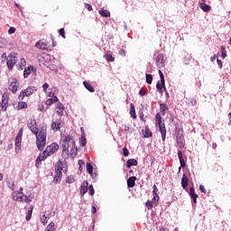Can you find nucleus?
Listing matches in <instances>:
<instances>
[{
  "instance_id": "69168bd1",
  "label": "nucleus",
  "mask_w": 231,
  "mask_h": 231,
  "mask_svg": "<svg viewBox=\"0 0 231 231\" xmlns=\"http://www.w3.org/2000/svg\"><path fill=\"white\" fill-rule=\"evenodd\" d=\"M145 94H146V90L145 89H140V91H139V95L141 96V97H145Z\"/></svg>"
},
{
  "instance_id": "f8f14e48",
  "label": "nucleus",
  "mask_w": 231,
  "mask_h": 231,
  "mask_svg": "<svg viewBox=\"0 0 231 231\" xmlns=\"http://www.w3.org/2000/svg\"><path fill=\"white\" fill-rule=\"evenodd\" d=\"M49 155H46L45 152L43 151V152L42 154H40L35 161V165L36 167L39 169V167H41L42 165V162H44V160H46V158H48Z\"/></svg>"
},
{
  "instance_id": "f3484780",
  "label": "nucleus",
  "mask_w": 231,
  "mask_h": 231,
  "mask_svg": "<svg viewBox=\"0 0 231 231\" xmlns=\"http://www.w3.org/2000/svg\"><path fill=\"white\" fill-rule=\"evenodd\" d=\"M35 47L39 50H48V44L44 41H39L36 42Z\"/></svg>"
},
{
  "instance_id": "0e129e2a",
  "label": "nucleus",
  "mask_w": 231,
  "mask_h": 231,
  "mask_svg": "<svg viewBox=\"0 0 231 231\" xmlns=\"http://www.w3.org/2000/svg\"><path fill=\"white\" fill-rule=\"evenodd\" d=\"M85 8H87V10H88V12H91V10H93V6H91V5H89V4H85Z\"/></svg>"
},
{
  "instance_id": "aec40b11",
  "label": "nucleus",
  "mask_w": 231,
  "mask_h": 231,
  "mask_svg": "<svg viewBox=\"0 0 231 231\" xmlns=\"http://www.w3.org/2000/svg\"><path fill=\"white\" fill-rule=\"evenodd\" d=\"M163 88H165V80H159L156 84V88L158 89L159 93H163Z\"/></svg>"
},
{
  "instance_id": "c9c22d12",
  "label": "nucleus",
  "mask_w": 231,
  "mask_h": 231,
  "mask_svg": "<svg viewBox=\"0 0 231 231\" xmlns=\"http://www.w3.org/2000/svg\"><path fill=\"white\" fill-rule=\"evenodd\" d=\"M99 14H101L102 17H111V13L107 10L101 9L99 11Z\"/></svg>"
},
{
  "instance_id": "6e6552de",
  "label": "nucleus",
  "mask_w": 231,
  "mask_h": 231,
  "mask_svg": "<svg viewBox=\"0 0 231 231\" xmlns=\"http://www.w3.org/2000/svg\"><path fill=\"white\" fill-rule=\"evenodd\" d=\"M58 151H59V144L57 143H52L46 147L44 152L46 156H51V154H55Z\"/></svg>"
},
{
  "instance_id": "a211bd4d",
  "label": "nucleus",
  "mask_w": 231,
  "mask_h": 231,
  "mask_svg": "<svg viewBox=\"0 0 231 231\" xmlns=\"http://www.w3.org/2000/svg\"><path fill=\"white\" fill-rule=\"evenodd\" d=\"M127 169H131V167H138V161L136 159H130L126 162Z\"/></svg>"
},
{
  "instance_id": "2eb2a0df",
  "label": "nucleus",
  "mask_w": 231,
  "mask_h": 231,
  "mask_svg": "<svg viewBox=\"0 0 231 231\" xmlns=\"http://www.w3.org/2000/svg\"><path fill=\"white\" fill-rule=\"evenodd\" d=\"M88 186H89V183L87 180H84L81 183L80 191H79L81 196H84V194H86V192H88Z\"/></svg>"
},
{
  "instance_id": "e433bc0d",
  "label": "nucleus",
  "mask_w": 231,
  "mask_h": 231,
  "mask_svg": "<svg viewBox=\"0 0 231 231\" xmlns=\"http://www.w3.org/2000/svg\"><path fill=\"white\" fill-rule=\"evenodd\" d=\"M200 8H201V10H203V12H210V5H208L205 3H202L200 5Z\"/></svg>"
},
{
  "instance_id": "a19ab883",
  "label": "nucleus",
  "mask_w": 231,
  "mask_h": 231,
  "mask_svg": "<svg viewBox=\"0 0 231 231\" xmlns=\"http://www.w3.org/2000/svg\"><path fill=\"white\" fill-rule=\"evenodd\" d=\"M89 196H95V188H93V184H90L88 188Z\"/></svg>"
},
{
  "instance_id": "473e14b6",
  "label": "nucleus",
  "mask_w": 231,
  "mask_h": 231,
  "mask_svg": "<svg viewBox=\"0 0 231 231\" xmlns=\"http://www.w3.org/2000/svg\"><path fill=\"white\" fill-rule=\"evenodd\" d=\"M23 143V139L15 138V151H21V143Z\"/></svg>"
},
{
  "instance_id": "a18cd8bd",
  "label": "nucleus",
  "mask_w": 231,
  "mask_h": 231,
  "mask_svg": "<svg viewBox=\"0 0 231 231\" xmlns=\"http://www.w3.org/2000/svg\"><path fill=\"white\" fill-rule=\"evenodd\" d=\"M80 143L82 147H86V143H87L86 134H83V135H81Z\"/></svg>"
},
{
  "instance_id": "423d86ee",
  "label": "nucleus",
  "mask_w": 231,
  "mask_h": 231,
  "mask_svg": "<svg viewBox=\"0 0 231 231\" xmlns=\"http://www.w3.org/2000/svg\"><path fill=\"white\" fill-rule=\"evenodd\" d=\"M8 89L9 91H12L14 94H15L16 91L19 90V80L15 78H10L8 79Z\"/></svg>"
},
{
  "instance_id": "4c0bfd02",
  "label": "nucleus",
  "mask_w": 231,
  "mask_h": 231,
  "mask_svg": "<svg viewBox=\"0 0 231 231\" xmlns=\"http://www.w3.org/2000/svg\"><path fill=\"white\" fill-rule=\"evenodd\" d=\"M18 108L19 109H26V108H28V103H26L24 101H20L18 103Z\"/></svg>"
},
{
  "instance_id": "f704fd0d",
  "label": "nucleus",
  "mask_w": 231,
  "mask_h": 231,
  "mask_svg": "<svg viewBox=\"0 0 231 231\" xmlns=\"http://www.w3.org/2000/svg\"><path fill=\"white\" fill-rule=\"evenodd\" d=\"M130 115L132 118L135 119L136 118V110L134 108V105L131 104L130 105Z\"/></svg>"
},
{
  "instance_id": "09e8293b",
  "label": "nucleus",
  "mask_w": 231,
  "mask_h": 231,
  "mask_svg": "<svg viewBox=\"0 0 231 231\" xmlns=\"http://www.w3.org/2000/svg\"><path fill=\"white\" fill-rule=\"evenodd\" d=\"M23 203H32V199H30L26 195H23Z\"/></svg>"
},
{
  "instance_id": "c85d7f7f",
  "label": "nucleus",
  "mask_w": 231,
  "mask_h": 231,
  "mask_svg": "<svg viewBox=\"0 0 231 231\" xmlns=\"http://www.w3.org/2000/svg\"><path fill=\"white\" fill-rule=\"evenodd\" d=\"M87 172H88L92 178H97V173L93 174V165H91V163H87Z\"/></svg>"
},
{
  "instance_id": "8fccbe9b",
  "label": "nucleus",
  "mask_w": 231,
  "mask_h": 231,
  "mask_svg": "<svg viewBox=\"0 0 231 231\" xmlns=\"http://www.w3.org/2000/svg\"><path fill=\"white\" fill-rule=\"evenodd\" d=\"M190 56H185L184 59H183V62L184 64L186 65H189L190 64Z\"/></svg>"
},
{
  "instance_id": "338daca9",
  "label": "nucleus",
  "mask_w": 231,
  "mask_h": 231,
  "mask_svg": "<svg viewBox=\"0 0 231 231\" xmlns=\"http://www.w3.org/2000/svg\"><path fill=\"white\" fill-rule=\"evenodd\" d=\"M159 75H160L161 80H165V76L163 75V72L160 69H159Z\"/></svg>"
},
{
  "instance_id": "603ef678",
  "label": "nucleus",
  "mask_w": 231,
  "mask_h": 231,
  "mask_svg": "<svg viewBox=\"0 0 231 231\" xmlns=\"http://www.w3.org/2000/svg\"><path fill=\"white\" fill-rule=\"evenodd\" d=\"M41 222L42 223V225H46L48 223V217H46L45 215H43L41 217Z\"/></svg>"
},
{
  "instance_id": "412c9836",
  "label": "nucleus",
  "mask_w": 231,
  "mask_h": 231,
  "mask_svg": "<svg viewBox=\"0 0 231 231\" xmlns=\"http://www.w3.org/2000/svg\"><path fill=\"white\" fill-rule=\"evenodd\" d=\"M105 58L107 62H115V57L113 56V51H107L105 54Z\"/></svg>"
},
{
  "instance_id": "de8ad7c7",
  "label": "nucleus",
  "mask_w": 231,
  "mask_h": 231,
  "mask_svg": "<svg viewBox=\"0 0 231 231\" xmlns=\"http://www.w3.org/2000/svg\"><path fill=\"white\" fill-rule=\"evenodd\" d=\"M146 82H147V84H152V74H146Z\"/></svg>"
},
{
  "instance_id": "c756f323",
  "label": "nucleus",
  "mask_w": 231,
  "mask_h": 231,
  "mask_svg": "<svg viewBox=\"0 0 231 231\" xmlns=\"http://www.w3.org/2000/svg\"><path fill=\"white\" fill-rule=\"evenodd\" d=\"M160 111H161L162 116H165L167 111H169V106H167V104H161L160 105Z\"/></svg>"
},
{
  "instance_id": "79ce46f5",
  "label": "nucleus",
  "mask_w": 231,
  "mask_h": 231,
  "mask_svg": "<svg viewBox=\"0 0 231 231\" xmlns=\"http://www.w3.org/2000/svg\"><path fill=\"white\" fill-rule=\"evenodd\" d=\"M221 57L226 59V48L223 45L221 46Z\"/></svg>"
},
{
  "instance_id": "4be33fe9",
  "label": "nucleus",
  "mask_w": 231,
  "mask_h": 231,
  "mask_svg": "<svg viewBox=\"0 0 231 231\" xmlns=\"http://www.w3.org/2000/svg\"><path fill=\"white\" fill-rule=\"evenodd\" d=\"M134 185H136V177L132 176L127 180V186L130 189H133V187H134Z\"/></svg>"
},
{
  "instance_id": "2f4dec72",
  "label": "nucleus",
  "mask_w": 231,
  "mask_h": 231,
  "mask_svg": "<svg viewBox=\"0 0 231 231\" xmlns=\"http://www.w3.org/2000/svg\"><path fill=\"white\" fill-rule=\"evenodd\" d=\"M145 205H146V208H148V210H151L152 207H158V202H152L151 200H147Z\"/></svg>"
},
{
  "instance_id": "9b49d317",
  "label": "nucleus",
  "mask_w": 231,
  "mask_h": 231,
  "mask_svg": "<svg viewBox=\"0 0 231 231\" xmlns=\"http://www.w3.org/2000/svg\"><path fill=\"white\" fill-rule=\"evenodd\" d=\"M23 188H20L19 191H14L13 192V199L14 201H20L23 202Z\"/></svg>"
},
{
  "instance_id": "e2e57ef3",
  "label": "nucleus",
  "mask_w": 231,
  "mask_h": 231,
  "mask_svg": "<svg viewBox=\"0 0 231 231\" xmlns=\"http://www.w3.org/2000/svg\"><path fill=\"white\" fill-rule=\"evenodd\" d=\"M139 117H140V119L142 120V122H143V124H145L146 120H145L143 112H142V113L140 114Z\"/></svg>"
},
{
  "instance_id": "3c124183",
  "label": "nucleus",
  "mask_w": 231,
  "mask_h": 231,
  "mask_svg": "<svg viewBox=\"0 0 231 231\" xmlns=\"http://www.w3.org/2000/svg\"><path fill=\"white\" fill-rule=\"evenodd\" d=\"M59 33L63 39H66V31H64V28L60 29Z\"/></svg>"
},
{
  "instance_id": "b1692460",
  "label": "nucleus",
  "mask_w": 231,
  "mask_h": 231,
  "mask_svg": "<svg viewBox=\"0 0 231 231\" xmlns=\"http://www.w3.org/2000/svg\"><path fill=\"white\" fill-rule=\"evenodd\" d=\"M186 104H187V106H189L190 107H194V106H196V104H197L196 97H189L186 100Z\"/></svg>"
},
{
  "instance_id": "5fc2aeb1",
  "label": "nucleus",
  "mask_w": 231,
  "mask_h": 231,
  "mask_svg": "<svg viewBox=\"0 0 231 231\" xmlns=\"http://www.w3.org/2000/svg\"><path fill=\"white\" fill-rule=\"evenodd\" d=\"M8 187H9V189H11V190H14V180L8 181Z\"/></svg>"
},
{
  "instance_id": "0eeeda50",
  "label": "nucleus",
  "mask_w": 231,
  "mask_h": 231,
  "mask_svg": "<svg viewBox=\"0 0 231 231\" xmlns=\"http://www.w3.org/2000/svg\"><path fill=\"white\" fill-rule=\"evenodd\" d=\"M27 127L30 129L32 134L37 135L39 134V128H37V122L35 121V119H28Z\"/></svg>"
},
{
  "instance_id": "58836bf2",
  "label": "nucleus",
  "mask_w": 231,
  "mask_h": 231,
  "mask_svg": "<svg viewBox=\"0 0 231 231\" xmlns=\"http://www.w3.org/2000/svg\"><path fill=\"white\" fill-rule=\"evenodd\" d=\"M61 178H62V172H56V175L54 176L55 183H59Z\"/></svg>"
},
{
  "instance_id": "393cba45",
  "label": "nucleus",
  "mask_w": 231,
  "mask_h": 231,
  "mask_svg": "<svg viewBox=\"0 0 231 231\" xmlns=\"http://www.w3.org/2000/svg\"><path fill=\"white\" fill-rule=\"evenodd\" d=\"M56 107L59 109L57 111V115H59V116H62V115H64V105H62V103H58Z\"/></svg>"
},
{
  "instance_id": "ea45409f",
  "label": "nucleus",
  "mask_w": 231,
  "mask_h": 231,
  "mask_svg": "<svg viewBox=\"0 0 231 231\" xmlns=\"http://www.w3.org/2000/svg\"><path fill=\"white\" fill-rule=\"evenodd\" d=\"M45 231H55V223L51 222L47 227Z\"/></svg>"
},
{
  "instance_id": "052dcab7",
  "label": "nucleus",
  "mask_w": 231,
  "mask_h": 231,
  "mask_svg": "<svg viewBox=\"0 0 231 231\" xmlns=\"http://www.w3.org/2000/svg\"><path fill=\"white\" fill-rule=\"evenodd\" d=\"M199 190L203 192V194H207V189H205V186L199 185Z\"/></svg>"
},
{
  "instance_id": "a878e982",
  "label": "nucleus",
  "mask_w": 231,
  "mask_h": 231,
  "mask_svg": "<svg viewBox=\"0 0 231 231\" xmlns=\"http://www.w3.org/2000/svg\"><path fill=\"white\" fill-rule=\"evenodd\" d=\"M178 156L180 163V167L185 168V159L183 158V152L180 150L178 151Z\"/></svg>"
},
{
  "instance_id": "7c9ffc66",
  "label": "nucleus",
  "mask_w": 231,
  "mask_h": 231,
  "mask_svg": "<svg viewBox=\"0 0 231 231\" xmlns=\"http://www.w3.org/2000/svg\"><path fill=\"white\" fill-rule=\"evenodd\" d=\"M55 102H59V97H57V96H54L52 98L47 99L45 104L46 106H51Z\"/></svg>"
},
{
  "instance_id": "bb28decb",
  "label": "nucleus",
  "mask_w": 231,
  "mask_h": 231,
  "mask_svg": "<svg viewBox=\"0 0 231 231\" xmlns=\"http://www.w3.org/2000/svg\"><path fill=\"white\" fill-rule=\"evenodd\" d=\"M181 186H182V189H187V187H189V179L185 174L182 175Z\"/></svg>"
},
{
  "instance_id": "f257e3e1",
  "label": "nucleus",
  "mask_w": 231,
  "mask_h": 231,
  "mask_svg": "<svg viewBox=\"0 0 231 231\" xmlns=\"http://www.w3.org/2000/svg\"><path fill=\"white\" fill-rule=\"evenodd\" d=\"M60 147L62 149V158L64 160H68L69 158V154L71 158H75L77 156V146L75 144V137L73 135H61Z\"/></svg>"
},
{
  "instance_id": "9d476101",
  "label": "nucleus",
  "mask_w": 231,
  "mask_h": 231,
  "mask_svg": "<svg viewBox=\"0 0 231 231\" xmlns=\"http://www.w3.org/2000/svg\"><path fill=\"white\" fill-rule=\"evenodd\" d=\"M156 64H157V68L159 69L165 68V59L163 58V54L157 55Z\"/></svg>"
},
{
  "instance_id": "6ab92c4d",
  "label": "nucleus",
  "mask_w": 231,
  "mask_h": 231,
  "mask_svg": "<svg viewBox=\"0 0 231 231\" xmlns=\"http://www.w3.org/2000/svg\"><path fill=\"white\" fill-rule=\"evenodd\" d=\"M27 208V215L25 217L26 221H30L32 219V214L33 213V206L29 205L28 207H25Z\"/></svg>"
},
{
  "instance_id": "20e7f679",
  "label": "nucleus",
  "mask_w": 231,
  "mask_h": 231,
  "mask_svg": "<svg viewBox=\"0 0 231 231\" xmlns=\"http://www.w3.org/2000/svg\"><path fill=\"white\" fill-rule=\"evenodd\" d=\"M175 137L178 147H180V149H183V147H185V137L183 136V128L176 126Z\"/></svg>"
},
{
  "instance_id": "cd10ccee",
  "label": "nucleus",
  "mask_w": 231,
  "mask_h": 231,
  "mask_svg": "<svg viewBox=\"0 0 231 231\" xmlns=\"http://www.w3.org/2000/svg\"><path fill=\"white\" fill-rule=\"evenodd\" d=\"M83 86L84 88H86V89H88V91H89L90 93H95V88L89 84V82L88 81H84L83 82Z\"/></svg>"
},
{
  "instance_id": "7ed1b4c3",
  "label": "nucleus",
  "mask_w": 231,
  "mask_h": 231,
  "mask_svg": "<svg viewBox=\"0 0 231 231\" xmlns=\"http://www.w3.org/2000/svg\"><path fill=\"white\" fill-rule=\"evenodd\" d=\"M155 124L159 127V131L162 134V142H165V138L167 136V129L165 128V121L162 117V114H160V113L156 114Z\"/></svg>"
},
{
  "instance_id": "dca6fc26",
  "label": "nucleus",
  "mask_w": 231,
  "mask_h": 231,
  "mask_svg": "<svg viewBox=\"0 0 231 231\" xmlns=\"http://www.w3.org/2000/svg\"><path fill=\"white\" fill-rule=\"evenodd\" d=\"M143 138H152V132L149 130V126H145L144 129L142 131Z\"/></svg>"
},
{
  "instance_id": "4d7b16f0",
  "label": "nucleus",
  "mask_w": 231,
  "mask_h": 231,
  "mask_svg": "<svg viewBox=\"0 0 231 231\" xmlns=\"http://www.w3.org/2000/svg\"><path fill=\"white\" fill-rule=\"evenodd\" d=\"M159 200H160V196L153 195V198H152L153 203H158Z\"/></svg>"
},
{
  "instance_id": "6e6d98bb",
  "label": "nucleus",
  "mask_w": 231,
  "mask_h": 231,
  "mask_svg": "<svg viewBox=\"0 0 231 231\" xmlns=\"http://www.w3.org/2000/svg\"><path fill=\"white\" fill-rule=\"evenodd\" d=\"M152 194L153 196L158 195V187L156 186V184L153 185Z\"/></svg>"
},
{
  "instance_id": "39448f33",
  "label": "nucleus",
  "mask_w": 231,
  "mask_h": 231,
  "mask_svg": "<svg viewBox=\"0 0 231 231\" xmlns=\"http://www.w3.org/2000/svg\"><path fill=\"white\" fill-rule=\"evenodd\" d=\"M35 91H37V88H35V87H28L26 89L21 91L20 95L18 96V99L24 100L25 97H30L31 95H33Z\"/></svg>"
},
{
  "instance_id": "c03bdc74",
  "label": "nucleus",
  "mask_w": 231,
  "mask_h": 231,
  "mask_svg": "<svg viewBox=\"0 0 231 231\" xmlns=\"http://www.w3.org/2000/svg\"><path fill=\"white\" fill-rule=\"evenodd\" d=\"M8 44V42L5 38L0 37V48H5Z\"/></svg>"
},
{
  "instance_id": "ddd939ff",
  "label": "nucleus",
  "mask_w": 231,
  "mask_h": 231,
  "mask_svg": "<svg viewBox=\"0 0 231 231\" xmlns=\"http://www.w3.org/2000/svg\"><path fill=\"white\" fill-rule=\"evenodd\" d=\"M15 62L17 60H15L14 56H8L7 58V68L12 70L14 69V66H15Z\"/></svg>"
},
{
  "instance_id": "37998d69",
  "label": "nucleus",
  "mask_w": 231,
  "mask_h": 231,
  "mask_svg": "<svg viewBox=\"0 0 231 231\" xmlns=\"http://www.w3.org/2000/svg\"><path fill=\"white\" fill-rule=\"evenodd\" d=\"M48 68H49L51 71H57V69H59V67H58L57 64H55V63H51V64H49Z\"/></svg>"
},
{
  "instance_id": "774afa93",
  "label": "nucleus",
  "mask_w": 231,
  "mask_h": 231,
  "mask_svg": "<svg viewBox=\"0 0 231 231\" xmlns=\"http://www.w3.org/2000/svg\"><path fill=\"white\" fill-rule=\"evenodd\" d=\"M125 50H124V49H121L120 51H119V55H121V57H125Z\"/></svg>"
},
{
  "instance_id": "13d9d810",
  "label": "nucleus",
  "mask_w": 231,
  "mask_h": 231,
  "mask_svg": "<svg viewBox=\"0 0 231 231\" xmlns=\"http://www.w3.org/2000/svg\"><path fill=\"white\" fill-rule=\"evenodd\" d=\"M48 88H50V85L48 83H44L42 85V89H43L44 93H46V91L48 90Z\"/></svg>"
},
{
  "instance_id": "1a4fd4ad",
  "label": "nucleus",
  "mask_w": 231,
  "mask_h": 231,
  "mask_svg": "<svg viewBox=\"0 0 231 231\" xmlns=\"http://www.w3.org/2000/svg\"><path fill=\"white\" fill-rule=\"evenodd\" d=\"M62 125H64V121H62V119L60 118L55 121H52L51 127L52 131L59 132L60 131V127H62Z\"/></svg>"
},
{
  "instance_id": "72a5a7b5",
  "label": "nucleus",
  "mask_w": 231,
  "mask_h": 231,
  "mask_svg": "<svg viewBox=\"0 0 231 231\" xmlns=\"http://www.w3.org/2000/svg\"><path fill=\"white\" fill-rule=\"evenodd\" d=\"M32 69H33V67H32V66L25 68V69L23 71L24 79H27L28 75H30V73H32Z\"/></svg>"
},
{
  "instance_id": "5701e85b",
  "label": "nucleus",
  "mask_w": 231,
  "mask_h": 231,
  "mask_svg": "<svg viewBox=\"0 0 231 231\" xmlns=\"http://www.w3.org/2000/svg\"><path fill=\"white\" fill-rule=\"evenodd\" d=\"M189 196L193 199V203L197 204L198 203L197 199H198L199 196L194 191V188L189 189Z\"/></svg>"
},
{
  "instance_id": "4468645a",
  "label": "nucleus",
  "mask_w": 231,
  "mask_h": 231,
  "mask_svg": "<svg viewBox=\"0 0 231 231\" xmlns=\"http://www.w3.org/2000/svg\"><path fill=\"white\" fill-rule=\"evenodd\" d=\"M2 111H6L8 108V96L7 95H3L2 96Z\"/></svg>"
},
{
  "instance_id": "864d4df0",
  "label": "nucleus",
  "mask_w": 231,
  "mask_h": 231,
  "mask_svg": "<svg viewBox=\"0 0 231 231\" xmlns=\"http://www.w3.org/2000/svg\"><path fill=\"white\" fill-rule=\"evenodd\" d=\"M123 154L125 158L129 156V150L127 149V147L123 148Z\"/></svg>"
},
{
  "instance_id": "49530a36",
  "label": "nucleus",
  "mask_w": 231,
  "mask_h": 231,
  "mask_svg": "<svg viewBox=\"0 0 231 231\" xmlns=\"http://www.w3.org/2000/svg\"><path fill=\"white\" fill-rule=\"evenodd\" d=\"M55 172H62V162H59L55 169Z\"/></svg>"
},
{
  "instance_id": "bf43d9fd",
  "label": "nucleus",
  "mask_w": 231,
  "mask_h": 231,
  "mask_svg": "<svg viewBox=\"0 0 231 231\" xmlns=\"http://www.w3.org/2000/svg\"><path fill=\"white\" fill-rule=\"evenodd\" d=\"M7 32L9 33V35H12V33H15V27H11Z\"/></svg>"
},
{
  "instance_id": "f03ea898",
  "label": "nucleus",
  "mask_w": 231,
  "mask_h": 231,
  "mask_svg": "<svg viewBox=\"0 0 231 231\" xmlns=\"http://www.w3.org/2000/svg\"><path fill=\"white\" fill-rule=\"evenodd\" d=\"M46 126H42L36 135V145L38 151H42L46 147Z\"/></svg>"
},
{
  "instance_id": "680f3d73",
  "label": "nucleus",
  "mask_w": 231,
  "mask_h": 231,
  "mask_svg": "<svg viewBox=\"0 0 231 231\" xmlns=\"http://www.w3.org/2000/svg\"><path fill=\"white\" fill-rule=\"evenodd\" d=\"M74 181H75V178H73V177L67 178V183H73Z\"/></svg>"
}]
</instances>
